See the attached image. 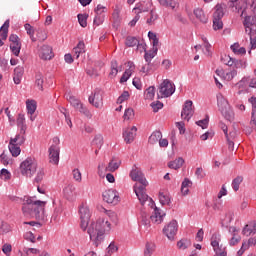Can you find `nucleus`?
I'll list each match as a JSON object with an SVG mask.
<instances>
[{
    "mask_svg": "<svg viewBox=\"0 0 256 256\" xmlns=\"http://www.w3.org/2000/svg\"><path fill=\"white\" fill-rule=\"evenodd\" d=\"M20 201H22V212L26 217L44 219L46 201L35 200V197L30 196H24Z\"/></svg>",
    "mask_w": 256,
    "mask_h": 256,
    "instance_id": "nucleus-4",
    "label": "nucleus"
},
{
    "mask_svg": "<svg viewBox=\"0 0 256 256\" xmlns=\"http://www.w3.org/2000/svg\"><path fill=\"white\" fill-rule=\"evenodd\" d=\"M151 107L154 113H157L159 109H163V103L161 101L152 102Z\"/></svg>",
    "mask_w": 256,
    "mask_h": 256,
    "instance_id": "nucleus-60",
    "label": "nucleus"
},
{
    "mask_svg": "<svg viewBox=\"0 0 256 256\" xmlns=\"http://www.w3.org/2000/svg\"><path fill=\"white\" fill-rule=\"evenodd\" d=\"M66 99L67 101H69V103L73 106L74 109H77L82 105L81 101H79V99L75 98V96L71 94L66 95Z\"/></svg>",
    "mask_w": 256,
    "mask_h": 256,
    "instance_id": "nucleus-34",
    "label": "nucleus"
},
{
    "mask_svg": "<svg viewBox=\"0 0 256 256\" xmlns=\"http://www.w3.org/2000/svg\"><path fill=\"white\" fill-rule=\"evenodd\" d=\"M127 99H129V92L127 91H124L121 96H119V98L117 99V103L118 104H121L123 103L124 101H127Z\"/></svg>",
    "mask_w": 256,
    "mask_h": 256,
    "instance_id": "nucleus-62",
    "label": "nucleus"
},
{
    "mask_svg": "<svg viewBox=\"0 0 256 256\" xmlns=\"http://www.w3.org/2000/svg\"><path fill=\"white\" fill-rule=\"evenodd\" d=\"M213 29L214 31L223 29V21L219 18H213Z\"/></svg>",
    "mask_w": 256,
    "mask_h": 256,
    "instance_id": "nucleus-47",
    "label": "nucleus"
},
{
    "mask_svg": "<svg viewBox=\"0 0 256 256\" xmlns=\"http://www.w3.org/2000/svg\"><path fill=\"white\" fill-rule=\"evenodd\" d=\"M230 233H232V237L229 240V245L231 247H235V245H237L238 243L241 242V236H239V230H237V228L235 227H230L229 228Z\"/></svg>",
    "mask_w": 256,
    "mask_h": 256,
    "instance_id": "nucleus-17",
    "label": "nucleus"
},
{
    "mask_svg": "<svg viewBox=\"0 0 256 256\" xmlns=\"http://www.w3.org/2000/svg\"><path fill=\"white\" fill-rule=\"evenodd\" d=\"M243 183V176H238L233 179L232 181V188L234 191H237L239 189V186Z\"/></svg>",
    "mask_w": 256,
    "mask_h": 256,
    "instance_id": "nucleus-45",
    "label": "nucleus"
},
{
    "mask_svg": "<svg viewBox=\"0 0 256 256\" xmlns=\"http://www.w3.org/2000/svg\"><path fill=\"white\" fill-rule=\"evenodd\" d=\"M119 167H121V160H115V158H113L108 166L105 168V171H109L110 173H114V171H117V169H119Z\"/></svg>",
    "mask_w": 256,
    "mask_h": 256,
    "instance_id": "nucleus-27",
    "label": "nucleus"
},
{
    "mask_svg": "<svg viewBox=\"0 0 256 256\" xmlns=\"http://www.w3.org/2000/svg\"><path fill=\"white\" fill-rule=\"evenodd\" d=\"M133 117H135V111L133 108H127L124 112L123 118L129 121V119H133Z\"/></svg>",
    "mask_w": 256,
    "mask_h": 256,
    "instance_id": "nucleus-52",
    "label": "nucleus"
},
{
    "mask_svg": "<svg viewBox=\"0 0 256 256\" xmlns=\"http://www.w3.org/2000/svg\"><path fill=\"white\" fill-rule=\"evenodd\" d=\"M221 113L226 121H231L235 117V113H233L231 106H225L222 108Z\"/></svg>",
    "mask_w": 256,
    "mask_h": 256,
    "instance_id": "nucleus-23",
    "label": "nucleus"
},
{
    "mask_svg": "<svg viewBox=\"0 0 256 256\" xmlns=\"http://www.w3.org/2000/svg\"><path fill=\"white\" fill-rule=\"evenodd\" d=\"M178 227L177 220H172L163 228V233L170 241H173V239H175V235H177Z\"/></svg>",
    "mask_w": 256,
    "mask_h": 256,
    "instance_id": "nucleus-9",
    "label": "nucleus"
},
{
    "mask_svg": "<svg viewBox=\"0 0 256 256\" xmlns=\"http://www.w3.org/2000/svg\"><path fill=\"white\" fill-rule=\"evenodd\" d=\"M184 163H185V159H183V157H179L174 161H170L168 163V167L169 169H174L175 171H177V169H181L183 167Z\"/></svg>",
    "mask_w": 256,
    "mask_h": 256,
    "instance_id": "nucleus-24",
    "label": "nucleus"
},
{
    "mask_svg": "<svg viewBox=\"0 0 256 256\" xmlns=\"http://www.w3.org/2000/svg\"><path fill=\"white\" fill-rule=\"evenodd\" d=\"M103 201L111 205H117L119 203V193L116 190L110 189L106 190L102 194Z\"/></svg>",
    "mask_w": 256,
    "mask_h": 256,
    "instance_id": "nucleus-11",
    "label": "nucleus"
},
{
    "mask_svg": "<svg viewBox=\"0 0 256 256\" xmlns=\"http://www.w3.org/2000/svg\"><path fill=\"white\" fill-rule=\"evenodd\" d=\"M233 66L234 69H245V67H247V61L245 60H237V59H233Z\"/></svg>",
    "mask_w": 256,
    "mask_h": 256,
    "instance_id": "nucleus-37",
    "label": "nucleus"
},
{
    "mask_svg": "<svg viewBox=\"0 0 256 256\" xmlns=\"http://www.w3.org/2000/svg\"><path fill=\"white\" fill-rule=\"evenodd\" d=\"M125 45L127 47H135V45H137L138 49L139 47H142V49L145 51V46L143 44H139V39H137V37L128 36L126 38Z\"/></svg>",
    "mask_w": 256,
    "mask_h": 256,
    "instance_id": "nucleus-22",
    "label": "nucleus"
},
{
    "mask_svg": "<svg viewBox=\"0 0 256 256\" xmlns=\"http://www.w3.org/2000/svg\"><path fill=\"white\" fill-rule=\"evenodd\" d=\"M118 65L116 60L111 62V72L109 74L110 77H117V73H119V69H117Z\"/></svg>",
    "mask_w": 256,
    "mask_h": 256,
    "instance_id": "nucleus-50",
    "label": "nucleus"
},
{
    "mask_svg": "<svg viewBox=\"0 0 256 256\" xmlns=\"http://www.w3.org/2000/svg\"><path fill=\"white\" fill-rule=\"evenodd\" d=\"M157 51H159L158 48H153L152 50H145V55H144V59L146 61V63H148V67L149 65H151V60L155 58V55H157Z\"/></svg>",
    "mask_w": 256,
    "mask_h": 256,
    "instance_id": "nucleus-29",
    "label": "nucleus"
},
{
    "mask_svg": "<svg viewBox=\"0 0 256 256\" xmlns=\"http://www.w3.org/2000/svg\"><path fill=\"white\" fill-rule=\"evenodd\" d=\"M130 178L132 181H137L139 184L134 185V193L136 194L137 198L139 199L141 205H145L147 201L151 203V207L155 205V202L152 198H149V195L145 192V189L147 185H149V182L147 181V178H145V174H143V171H141V168L134 165L132 167V170L130 171Z\"/></svg>",
    "mask_w": 256,
    "mask_h": 256,
    "instance_id": "nucleus-3",
    "label": "nucleus"
},
{
    "mask_svg": "<svg viewBox=\"0 0 256 256\" xmlns=\"http://www.w3.org/2000/svg\"><path fill=\"white\" fill-rule=\"evenodd\" d=\"M196 125L202 129H207L209 127V115H206L205 119L197 121Z\"/></svg>",
    "mask_w": 256,
    "mask_h": 256,
    "instance_id": "nucleus-49",
    "label": "nucleus"
},
{
    "mask_svg": "<svg viewBox=\"0 0 256 256\" xmlns=\"http://www.w3.org/2000/svg\"><path fill=\"white\" fill-rule=\"evenodd\" d=\"M48 151L50 163L53 165H59V153L61 151L59 145H51Z\"/></svg>",
    "mask_w": 256,
    "mask_h": 256,
    "instance_id": "nucleus-13",
    "label": "nucleus"
},
{
    "mask_svg": "<svg viewBox=\"0 0 256 256\" xmlns=\"http://www.w3.org/2000/svg\"><path fill=\"white\" fill-rule=\"evenodd\" d=\"M193 113H195L193 110V101L187 100L183 105L181 118L189 121L193 117Z\"/></svg>",
    "mask_w": 256,
    "mask_h": 256,
    "instance_id": "nucleus-12",
    "label": "nucleus"
},
{
    "mask_svg": "<svg viewBox=\"0 0 256 256\" xmlns=\"http://www.w3.org/2000/svg\"><path fill=\"white\" fill-rule=\"evenodd\" d=\"M236 87L238 89V95H245L246 93H250L249 88L251 87V78L244 76L237 84Z\"/></svg>",
    "mask_w": 256,
    "mask_h": 256,
    "instance_id": "nucleus-10",
    "label": "nucleus"
},
{
    "mask_svg": "<svg viewBox=\"0 0 256 256\" xmlns=\"http://www.w3.org/2000/svg\"><path fill=\"white\" fill-rule=\"evenodd\" d=\"M159 19V15L155 12V10L150 11V17L147 19L146 23L148 25H155V21Z\"/></svg>",
    "mask_w": 256,
    "mask_h": 256,
    "instance_id": "nucleus-40",
    "label": "nucleus"
},
{
    "mask_svg": "<svg viewBox=\"0 0 256 256\" xmlns=\"http://www.w3.org/2000/svg\"><path fill=\"white\" fill-rule=\"evenodd\" d=\"M119 248L115 245V242H111L107 247V255H113V253H117Z\"/></svg>",
    "mask_w": 256,
    "mask_h": 256,
    "instance_id": "nucleus-56",
    "label": "nucleus"
},
{
    "mask_svg": "<svg viewBox=\"0 0 256 256\" xmlns=\"http://www.w3.org/2000/svg\"><path fill=\"white\" fill-rule=\"evenodd\" d=\"M92 143L98 149H101V147H103V136L101 134L96 135Z\"/></svg>",
    "mask_w": 256,
    "mask_h": 256,
    "instance_id": "nucleus-46",
    "label": "nucleus"
},
{
    "mask_svg": "<svg viewBox=\"0 0 256 256\" xmlns=\"http://www.w3.org/2000/svg\"><path fill=\"white\" fill-rule=\"evenodd\" d=\"M194 15L196 19L200 21V23H207V21H209V16H207V14H205L203 9L201 8L194 9Z\"/></svg>",
    "mask_w": 256,
    "mask_h": 256,
    "instance_id": "nucleus-20",
    "label": "nucleus"
},
{
    "mask_svg": "<svg viewBox=\"0 0 256 256\" xmlns=\"http://www.w3.org/2000/svg\"><path fill=\"white\" fill-rule=\"evenodd\" d=\"M75 190H76V188H75V185H73V184H70L64 188V190H63L64 196L66 197V199H68V201L75 199V197L77 195Z\"/></svg>",
    "mask_w": 256,
    "mask_h": 256,
    "instance_id": "nucleus-19",
    "label": "nucleus"
},
{
    "mask_svg": "<svg viewBox=\"0 0 256 256\" xmlns=\"http://www.w3.org/2000/svg\"><path fill=\"white\" fill-rule=\"evenodd\" d=\"M74 57L78 59L83 53H85V42L79 41L77 46L73 48Z\"/></svg>",
    "mask_w": 256,
    "mask_h": 256,
    "instance_id": "nucleus-25",
    "label": "nucleus"
},
{
    "mask_svg": "<svg viewBox=\"0 0 256 256\" xmlns=\"http://www.w3.org/2000/svg\"><path fill=\"white\" fill-rule=\"evenodd\" d=\"M149 207L151 209H154L153 214L150 216V220L152 223H156V225H160V223H163V217H165V214H161V210L155 206V203L153 207L151 206V202L148 201Z\"/></svg>",
    "mask_w": 256,
    "mask_h": 256,
    "instance_id": "nucleus-14",
    "label": "nucleus"
},
{
    "mask_svg": "<svg viewBox=\"0 0 256 256\" xmlns=\"http://www.w3.org/2000/svg\"><path fill=\"white\" fill-rule=\"evenodd\" d=\"M228 5L240 17L244 16L243 25L248 35H256V0H228Z\"/></svg>",
    "mask_w": 256,
    "mask_h": 256,
    "instance_id": "nucleus-2",
    "label": "nucleus"
},
{
    "mask_svg": "<svg viewBox=\"0 0 256 256\" xmlns=\"http://www.w3.org/2000/svg\"><path fill=\"white\" fill-rule=\"evenodd\" d=\"M233 59L231 56L229 55H224L222 58H221V61L224 65H228V67H233Z\"/></svg>",
    "mask_w": 256,
    "mask_h": 256,
    "instance_id": "nucleus-54",
    "label": "nucleus"
},
{
    "mask_svg": "<svg viewBox=\"0 0 256 256\" xmlns=\"http://www.w3.org/2000/svg\"><path fill=\"white\" fill-rule=\"evenodd\" d=\"M160 5L163 7H171L172 9H175L177 7V2L173 0H158Z\"/></svg>",
    "mask_w": 256,
    "mask_h": 256,
    "instance_id": "nucleus-42",
    "label": "nucleus"
},
{
    "mask_svg": "<svg viewBox=\"0 0 256 256\" xmlns=\"http://www.w3.org/2000/svg\"><path fill=\"white\" fill-rule=\"evenodd\" d=\"M10 49L16 57H19V53H21V42L10 44Z\"/></svg>",
    "mask_w": 256,
    "mask_h": 256,
    "instance_id": "nucleus-41",
    "label": "nucleus"
},
{
    "mask_svg": "<svg viewBox=\"0 0 256 256\" xmlns=\"http://www.w3.org/2000/svg\"><path fill=\"white\" fill-rule=\"evenodd\" d=\"M37 37L39 41H45L47 39V32H45L44 30H39L37 33Z\"/></svg>",
    "mask_w": 256,
    "mask_h": 256,
    "instance_id": "nucleus-64",
    "label": "nucleus"
},
{
    "mask_svg": "<svg viewBox=\"0 0 256 256\" xmlns=\"http://www.w3.org/2000/svg\"><path fill=\"white\" fill-rule=\"evenodd\" d=\"M78 23L81 27H87V15L78 14Z\"/></svg>",
    "mask_w": 256,
    "mask_h": 256,
    "instance_id": "nucleus-57",
    "label": "nucleus"
},
{
    "mask_svg": "<svg viewBox=\"0 0 256 256\" xmlns=\"http://www.w3.org/2000/svg\"><path fill=\"white\" fill-rule=\"evenodd\" d=\"M150 7H151V3H145V2L138 3L136 4V7L133 8V12L138 14L147 13Z\"/></svg>",
    "mask_w": 256,
    "mask_h": 256,
    "instance_id": "nucleus-21",
    "label": "nucleus"
},
{
    "mask_svg": "<svg viewBox=\"0 0 256 256\" xmlns=\"http://www.w3.org/2000/svg\"><path fill=\"white\" fill-rule=\"evenodd\" d=\"M145 99H148L149 101H153L155 99V88L154 86H150L146 89L144 93Z\"/></svg>",
    "mask_w": 256,
    "mask_h": 256,
    "instance_id": "nucleus-36",
    "label": "nucleus"
},
{
    "mask_svg": "<svg viewBox=\"0 0 256 256\" xmlns=\"http://www.w3.org/2000/svg\"><path fill=\"white\" fill-rule=\"evenodd\" d=\"M2 251H3L4 255L9 256L11 254V251H12L11 244H4L2 246Z\"/></svg>",
    "mask_w": 256,
    "mask_h": 256,
    "instance_id": "nucleus-63",
    "label": "nucleus"
},
{
    "mask_svg": "<svg viewBox=\"0 0 256 256\" xmlns=\"http://www.w3.org/2000/svg\"><path fill=\"white\" fill-rule=\"evenodd\" d=\"M175 93V85L169 79L164 80L159 86V94L161 97H171Z\"/></svg>",
    "mask_w": 256,
    "mask_h": 256,
    "instance_id": "nucleus-6",
    "label": "nucleus"
},
{
    "mask_svg": "<svg viewBox=\"0 0 256 256\" xmlns=\"http://www.w3.org/2000/svg\"><path fill=\"white\" fill-rule=\"evenodd\" d=\"M89 104L96 107V109H101L103 107V91L96 89L94 93L88 98Z\"/></svg>",
    "mask_w": 256,
    "mask_h": 256,
    "instance_id": "nucleus-8",
    "label": "nucleus"
},
{
    "mask_svg": "<svg viewBox=\"0 0 256 256\" xmlns=\"http://www.w3.org/2000/svg\"><path fill=\"white\" fill-rule=\"evenodd\" d=\"M225 16V5L223 4H218L215 7V11L213 14V19H223Z\"/></svg>",
    "mask_w": 256,
    "mask_h": 256,
    "instance_id": "nucleus-26",
    "label": "nucleus"
},
{
    "mask_svg": "<svg viewBox=\"0 0 256 256\" xmlns=\"http://www.w3.org/2000/svg\"><path fill=\"white\" fill-rule=\"evenodd\" d=\"M26 107H27L28 115H33V113L37 111V102H35V100H28L26 102Z\"/></svg>",
    "mask_w": 256,
    "mask_h": 256,
    "instance_id": "nucleus-32",
    "label": "nucleus"
},
{
    "mask_svg": "<svg viewBox=\"0 0 256 256\" xmlns=\"http://www.w3.org/2000/svg\"><path fill=\"white\" fill-rule=\"evenodd\" d=\"M159 202L161 205H171V197L167 193H159Z\"/></svg>",
    "mask_w": 256,
    "mask_h": 256,
    "instance_id": "nucleus-33",
    "label": "nucleus"
},
{
    "mask_svg": "<svg viewBox=\"0 0 256 256\" xmlns=\"http://www.w3.org/2000/svg\"><path fill=\"white\" fill-rule=\"evenodd\" d=\"M243 244H244V247L248 249L249 247H255L256 237L249 238L248 241L243 242Z\"/></svg>",
    "mask_w": 256,
    "mask_h": 256,
    "instance_id": "nucleus-61",
    "label": "nucleus"
},
{
    "mask_svg": "<svg viewBox=\"0 0 256 256\" xmlns=\"http://www.w3.org/2000/svg\"><path fill=\"white\" fill-rule=\"evenodd\" d=\"M221 241V234L214 233L211 237V245L216 253V256H227V252L223 246H219V242Z\"/></svg>",
    "mask_w": 256,
    "mask_h": 256,
    "instance_id": "nucleus-7",
    "label": "nucleus"
},
{
    "mask_svg": "<svg viewBox=\"0 0 256 256\" xmlns=\"http://www.w3.org/2000/svg\"><path fill=\"white\" fill-rule=\"evenodd\" d=\"M43 83H45V80L43 79V74H37L36 75V85L40 91H43Z\"/></svg>",
    "mask_w": 256,
    "mask_h": 256,
    "instance_id": "nucleus-53",
    "label": "nucleus"
},
{
    "mask_svg": "<svg viewBox=\"0 0 256 256\" xmlns=\"http://www.w3.org/2000/svg\"><path fill=\"white\" fill-rule=\"evenodd\" d=\"M20 172L24 177H33L37 173V160L28 157L20 164Z\"/></svg>",
    "mask_w": 256,
    "mask_h": 256,
    "instance_id": "nucleus-5",
    "label": "nucleus"
},
{
    "mask_svg": "<svg viewBox=\"0 0 256 256\" xmlns=\"http://www.w3.org/2000/svg\"><path fill=\"white\" fill-rule=\"evenodd\" d=\"M76 109L86 117H91V112L83 104L77 107Z\"/></svg>",
    "mask_w": 256,
    "mask_h": 256,
    "instance_id": "nucleus-59",
    "label": "nucleus"
},
{
    "mask_svg": "<svg viewBox=\"0 0 256 256\" xmlns=\"http://www.w3.org/2000/svg\"><path fill=\"white\" fill-rule=\"evenodd\" d=\"M80 213V227L83 231H87L91 241H93L95 247H99L105 239L106 233L111 231V222L104 218H99L96 222H92L89 225L91 219V212L89 207L81 206L79 209ZM88 227V229H87Z\"/></svg>",
    "mask_w": 256,
    "mask_h": 256,
    "instance_id": "nucleus-1",
    "label": "nucleus"
},
{
    "mask_svg": "<svg viewBox=\"0 0 256 256\" xmlns=\"http://www.w3.org/2000/svg\"><path fill=\"white\" fill-rule=\"evenodd\" d=\"M177 247L178 249L185 251V249H188V247H191V240L181 239L180 241H178Z\"/></svg>",
    "mask_w": 256,
    "mask_h": 256,
    "instance_id": "nucleus-35",
    "label": "nucleus"
},
{
    "mask_svg": "<svg viewBox=\"0 0 256 256\" xmlns=\"http://www.w3.org/2000/svg\"><path fill=\"white\" fill-rule=\"evenodd\" d=\"M10 141H15L16 145H23L25 143V135L17 134L15 138H11Z\"/></svg>",
    "mask_w": 256,
    "mask_h": 256,
    "instance_id": "nucleus-48",
    "label": "nucleus"
},
{
    "mask_svg": "<svg viewBox=\"0 0 256 256\" xmlns=\"http://www.w3.org/2000/svg\"><path fill=\"white\" fill-rule=\"evenodd\" d=\"M137 135V127L133 126L132 128H127L123 131V139L125 143L131 144L135 141V136Z\"/></svg>",
    "mask_w": 256,
    "mask_h": 256,
    "instance_id": "nucleus-15",
    "label": "nucleus"
},
{
    "mask_svg": "<svg viewBox=\"0 0 256 256\" xmlns=\"http://www.w3.org/2000/svg\"><path fill=\"white\" fill-rule=\"evenodd\" d=\"M131 75H133V72H131V70H126L122 77L120 78V83H127V81H129V77H131Z\"/></svg>",
    "mask_w": 256,
    "mask_h": 256,
    "instance_id": "nucleus-58",
    "label": "nucleus"
},
{
    "mask_svg": "<svg viewBox=\"0 0 256 256\" xmlns=\"http://www.w3.org/2000/svg\"><path fill=\"white\" fill-rule=\"evenodd\" d=\"M39 57L44 61L53 59V48L49 45H43L40 49Z\"/></svg>",
    "mask_w": 256,
    "mask_h": 256,
    "instance_id": "nucleus-16",
    "label": "nucleus"
},
{
    "mask_svg": "<svg viewBox=\"0 0 256 256\" xmlns=\"http://www.w3.org/2000/svg\"><path fill=\"white\" fill-rule=\"evenodd\" d=\"M72 175H73V179L76 180L77 183H81V181H83L81 171L79 169L75 168L72 171Z\"/></svg>",
    "mask_w": 256,
    "mask_h": 256,
    "instance_id": "nucleus-51",
    "label": "nucleus"
},
{
    "mask_svg": "<svg viewBox=\"0 0 256 256\" xmlns=\"http://www.w3.org/2000/svg\"><path fill=\"white\" fill-rule=\"evenodd\" d=\"M149 219L150 217L147 215V213L141 212V221H140L141 225H144V227L148 228L151 223Z\"/></svg>",
    "mask_w": 256,
    "mask_h": 256,
    "instance_id": "nucleus-44",
    "label": "nucleus"
},
{
    "mask_svg": "<svg viewBox=\"0 0 256 256\" xmlns=\"http://www.w3.org/2000/svg\"><path fill=\"white\" fill-rule=\"evenodd\" d=\"M243 235H245L246 237H249V235H255L256 230L255 227H253V225H246L244 227V229L242 230Z\"/></svg>",
    "mask_w": 256,
    "mask_h": 256,
    "instance_id": "nucleus-39",
    "label": "nucleus"
},
{
    "mask_svg": "<svg viewBox=\"0 0 256 256\" xmlns=\"http://www.w3.org/2000/svg\"><path fill=\"white\" fill-rule=\"evenodd\" d=\"M162 137H163V134L161 133V131L156 130L150 135L148 139V143H150V145H155L159 143V141H161Z\"/></svg>",
    "mask_w": 256,
    "mask_h": 256,
    "instance_id": "nucleus-28",
    "label": "nucleus"
},
{
    "mask_svg": "<svg viewBox=\"0 0 256 256\" xmlns=\"http://www.w3.org/2000/svg\"><path fill=\"white\" fill-rule=\"evenodd\" d=\"M248 102L252 105V117L251 123L256 127V97L252 96L248 99Z\"/></svg>",
    "mask_w": 256,
    "mask_h": 256,
    "instance_id": "nucleus-30",
    "label": "nucleus"
},
{
    "mask_svg": "<svg viewBox=\"0 0 256 256\" xmlns=\"http://www.w3.org/2000/svg\"><path fill=\"white\" fill-rule=\"evenodd\" d=\"M0 179H4V181H9V179H11V172L3 168L0 172Z\"/></svg>",
    "mask_w": 256,
    "mask_h": 256,
    "instance_id": "nucleus-55",
    "label": "nucleus"
},
{
    "mask_svg": "<svg viewBox=\"0 0 256 256\" xmlns=\"http://www.w3.org/2000/svg\"><path fill=\"white\" fill-rule=\"evenodd\" d=\"M153 253H155V245L150 242L146 243L144 256H151Z\"/></svg>",
    "mask_w": 256,
    "mask_h": 256,
    "instance_id": "nucleus-38",
    "label": "nucleus"
},
{
    "mask_svg": "<svg viewBox=\"0 0 256 256\" xmlns=\"http://www.w3.org/2000/svg\"><path fill=\"white\" fill-rule=\"evenodd\" d=\"M8 149L12 157H19V155H21V146L15 143V140H10Z\"/></svg>",
    "mask_w": 256,
    "mask_h": 256,
    "instance_id": "nucleus-18",
    "label": "nucleus"
},
{
    "mask_svg": "<svg viewBox=\"0 0 256 256\" xmlns=\"http://www.w3.org/2000/svg\"><path fill=\"white\" fill-rule=\"evenodd\" d=\"M36 172L37 174L34 181L35 183H41L43 181V177H45V169L39 168Z\"/></svg>",
    "mask_w": 256,
    "mask_h": 256,
    "instance_id": "nucleus-43",
    "label": "nucleus"
},
{
    "mask_svg": "<svg viewBox=\"0 0 256 256\" xmlns=\"http://www.w3.org/2000/svg\"><path fill=\"white\" fill-rule=\"evenodd\" d=\"M230 49H232L235 55H245L247 53L245 47H239V43H234L233 45H231Z\"/></svg>",
    "mask_w": 256,
    "mask_h": 256,
    "instance_id": "nucleus-31",
    "label": "nucleus"
}]
</instances>
